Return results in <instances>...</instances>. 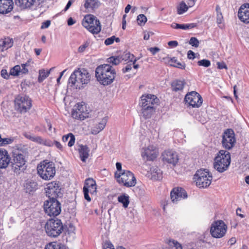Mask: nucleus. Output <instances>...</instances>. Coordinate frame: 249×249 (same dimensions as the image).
<instances>
[{"mask_svg": "<svg viewBox=\"0 0 249 249\" xmlns=\"http://www.w3.org/2000/svg\"><path fill=\"white\" fill-rule=\"evenodd\" d=\"M158 101V98L155 95L151 94L142 95L139 101V106L141 108V115L144 119H147L152 117L156 111V105Z\"/></svg>", "mask_w": 249, "mask_h": 249, "instance_id": "1", "label": "nucleus"}, {"mask_svg": "<svg viewBox=\"0 0 249 249\" xmlns=\"http://www.w3.org/2000/svg\"><path fill=\"white\" fill-rule=\"evenodd\" d=\"M95 75L97 81L100 84L108 86L114 81L116 71L110 65L104 64L96 68Z\"/></svg>", "mask_w": 249, "mask_h": 249, "instance_id": "2", "label": "nucleus"}, {"mask_svg": "<svg viewBox=\"0 0 249 249\" xmlns=\"http://www.w3.org/2000/svg\"><path fill=\"white\" fill-rule=\"evenodd\" d=\"M37 172L42 179L45 180H51L56 173L54 163L48 160H44L37 165Z\"/></svg>", "mask_w": 249, "mask_h": 249, "instance_id": "3", "label": "nucleus"}, {"mask_svg": "<svg viewBox=\"0 0 249 249\" xmlns=\"http://www.w3.org/2000/svg\"><path fill=\"white\" fill-rule=\"evenodd\" d=\"M231 163V155L229 152L225 150L219 151L214 160L213 166L220 173L227 170Z\"/></svg>", "mask_w": 249, "mask_h": 249, "instance_id": "4", "label": "nucleus"}, {"mask_svg": "<svg viewBox=\"0 0 249 249\" xmlns=\"http://www.w3.org/2000/svg\"><path fill=\"white\" fill-rule=\"evenodd\" d=\"M63 229L62 222L57 218L48 220L45 225L46 234L51 237H58L62 232Z\"/></svg>", "mask_w": 249, "mask_h": 249, "instance_id": "5", "label": "nucleus"}, {"mask_svg": "<svg viewBox=\"0 0 249 249\" xmlns=\"http://www.w3.org/2000/svg\"><path fill=\"white\" fill-rule=\"evenodd\" d=\"M90 78V74L87 70L84 68H78L71 74L69 80L73 85L76 84L86 85L89 82Z\"/></svg>", "mask_w": 249, "mask_h": 249, "instance_id": "6", "label": "nucleus"}, {"mask_svg": "<svg viewBox=\"0 0 249 249\" xmlns=\"http://www.w3.org/2000/svg\"><path fill=\"white\" fill-rule=\"evenodd\" d=\"M82 25L92 34H98L101 31V24L98 18L93 15L84 16L82 21Z\"/></svg>", "mask_w": 249, "mask_h": 249, "instance_id": "7", "label": "nucleus"}, {"mask_svg": "<svg viewBox=\"0 0 249 249\" xmlns=\"http://www.w3.org/2000/svg\"><path fill=\"white\" fill-rule=\"evenodd\" d=\"M114 178L120 185L126 187H133L136 184L134 174L128 170H124L123 172H115Z\"/></svg>", "mask_w": 249, "mask_h": 249, "instance_id": "8", "label": "nucleus"}, {"mask_svg": "<svg viewBox=\"0 0 249 249\" xmlns=\"http://www.w3.org/2000/svg\"><path fill=\"white\" fill-rule=\"evenodd\" d=\"M90 111L87 104L82 101L76 104L71 111V115L74 119L83 121L90 117Z\"/></svg>", "mask_w": 249, "mask_h": 249, "instance_id": "9", "label": "nucleus"}, {"mask_svg": "<svg viewBox=\"0 0 249 249\" xmlns=\"http://www.w3.org/2000/svg\"><path fill=\"white\" fill-rule=\"evenodd\" d=\"M196 185L199 188H206L212 182V176L206 169L197 170L194 175Z\"/></svg>", "mask_w": 249, "mask_h": 249, "instance_id": "10", "label": "nucleus"}, {"mask_svg": "<svg viewBox=\"0 0 249 249\" xmlns=\"http://www.w3.org/2000/svg\"><path fill=\"white\" fill-rule=\"evenodd\" d=\"M32 100L27 96L17 95L14 100L15 110L20 113L27 112L32 107Z\"/></svg>", "mask_w": 249, "mask_h": 249, "instance_id": "11", "label": "nucleus"}, {"mask_svg": "<svg viewBox=\"0 0 249 249\" xmlns=\"http://www.w3.org/2000/svg\"><path fill=\"white\" fill-rule=\"evenodd\" d=\"M227 229L228 227L225 223L222 220H218L211 225L210 232L213 237L221 238L225 235Z\"/></svg>", "mask_w": 249, "mask_h": 249, "instance_id": "12", "label": "nucleus"}, {"mask_svg": "<svg viewBox=\"0 0 249 249\" xmlns=\"http://www.w3.org/2000/svg\"><path fill=\"white\" fill-rule=\"evenodd\" d=\"M84 198L89 202L91 200L89 194L92 196L97 193V185L95 180L91 178H86L83 188Z\"/></svg>", "mask_w": 249, "mask_h": 249, "instance_id": "13", "label": "nucleus"}, {"mask_svg": "<svg viewBox=\"0 0 249 249\" xmlns=\"http://www.w3.org/2000/svg\"><path fill=\"white\" fill-rule=\"evenodd\" d=\"M45 213L50 216H56L61 211V204L57 199L49 198L44 203Z\"/></svg>", "mask_w": 249, "mask_h": 249, "instance_id": "14", "label": "nucleus"}, {"mask_svg": "<svg viewBox=\"0 0 249 249\" xmlns=\"http://www.w3.org/2000/svg\"><path fill=\"white\" fill-rule=\"evenodd\" d=\"M12 166L15 172H18L26 163L23 152L21 151H15L12 155Z\"/></svg>", "mask_w": 249, "mask_h": 249, "instance_id": "15", "label": "nucleus"}, {"mask_svg": "<svg viewBox=\"0 0 249 249\" xmlns=\"http://www.w3.org/2000/svg\"><path fill=\"white\" fill-rule=\"evenodd\" d=\"M184 100L187 105L194 108L199 107L203 103L201 95L194 91L188 93L185 95Z\"/></svg>", "mask_w": 249, "mask_h": 249, "instance_id": "16", "label": "nucleus"}, {"mask_svg": "<svg viewBox=\"0 0 249 249\" xmlns=\"http://www.w3.org/2000/svg\"><path fill=\"white\" fill-rule=\"evenodd\" d=\"M61 189L58 181L50 182L47 184L45 188L46 196L49 198L57 199L61 195Z\"/></svg>", "mask_w": 249, "mask_h": 249, "instance_id": "17", "label": "nucleus"}, {"mask_svg": "<svg viewBox=\"0 0 249 249\" xmlns=\"http://www.w3.org/2000/svg\"><path fill=\"white\" fill-rule=\"evenodd\" d=\"M236 142L234 133L231 129H228L223 134L222 144L224 148L230 150L234 145Z\"/></svg>", "mask_w": 249, "mask_h": 249, "instance_id": "18", "label": "nucleus"}, {"mask_svg": "<svg viewBox=\"0 0 249 249\" xmlns=\"http://www.w3.org/2000/svg\"><path fill=\"white\" fill-rule=\"evenodd\" d=\"M158 155V149L153 145H149L146 147L143 148L141 153L142 158L148 161H154L157 159Z\"/></svg>", "mask_w": 249, "mask_h": 249, "instance_id": "19", "label": "nucleus"}, {"mask_svg": "<svg viewBox=\"0 0 249 249\" xmlns=\"http://www.w3.org/2000/svg\"><path fill=\"white\" fill-rule=\"evenodd\" d=\"M170 197L172 202L177 203L178 201L187 197L186 191L181 187L174 188L170 192Z\"/></svg>", "mask_w": 249, "mask_h": 249, "instance_id": "20", "label": "nucleus"}, {"mask_svg": "<svg viewBox=\"0 0 249 249\" xmlns=\"http://www.w3.org/2000/svg\"><path fill=\"white\" fill-rule=\"evenodd\" d=\"M238 17L240 20L246 24L249 23V3H244L238 11Z\"/></svg>", "mask_w": 249, "mask_h": 249, "instance_id": "21", "label": "nucleus"}, {"mask_svg": "<svg viewBox=\"0 0 249 249\" xmlns=\"http://www.w3.org/2000/svg\"><path fill=\"white\" fill-rule=\"evenodd\" d=\"M162 157L164 161L173 165H175L178 160L177 153L171 150H165L162 154Z\"/></svg>", "mask_w": 249, "mask_h": 249, "instance_id": "22", "label": "nucleus"}, {"mask_svg": "<svg viewBox=\"0 0 249 249\" xmlns=\"http://www.w3.org/2000/svg\"><path fill=\"white\" fill-rule=\"evenodd\" d=\"M24 136L30 140V141L37 143L39 144H42L45 146L51 147L53 146V143L50 140H47L46 139H43L40 136H32L29 133H25L23 134Z\"/></svg>", "mask_w": 249, "mask_h": 249, "instance_id": "23", "label": "nucleus"}, {"mask_svg": "<svg viewBox=\"0 0 249 249\" xmlns=\"http://www.w3.org/2000/svg\"><path fill=\"white\" fill-rule=\"evenodd\" d=\"M11 160L8 151L3 148H0V169H6Z\"/></svg>", "mask_w": 249, "mask_h": 249, "instance_id": "24", "label": "nucleus"}, {"mask_svg": "<svg viewBox=\"0 0 249 249\" xmlns=\"http://www.w3.org/2000/svg\"><path fill=\"white\" fill-rule=\"evenodd\" d=\"M14 7L13 0H0V14L5 15L11 12Z\"/></svg>", "mask_w": 249, "mask_h": 249, "instance_id": "25", "label": "nucleus"}, {"mask_svg": "<svg viewBox=\"0 0 249 249\" xmlns=\"http://www.w3.org/2000/svg\"><path fill=\"white\" fill-rule=\"evenodd\" d=\"M14 44L13 38L10 37H4L0 39V52H3L12 47Z\"/></svg>", "mask_w": 249, "mask_h": 249, "instance_id": "26", "label": "nucleus"}, {"mask_svg": "<svg viewBox=\"0 0 249 249\" xmlns=\"http://www.w3.org/2000/svg\"><path fill=\"white\" fill-rule=\"evenodd\" d=\"M99 5L98 0H85L84 7L87 12H93Z\"/></svg>", "mask_w": 249, "mask_h": 249, "instance_id": "27", "label": "nucleus"}, {"mask_svg": "<svg viewBox=\"0 0 249 249\" xmlns=\"http://www.w3.org/2000/svg\"><path fill=\"white\" fill-rule=\"evenodd\" d=\"M78 151L81 160L85 162L89 156V150L87 145L82 144L79 145Z\"/></svg>", "mask_w": 249, "mask_h": 249, "instance_id": "28", "label": "nucleus"}, {"mask_svg": "<svg viewBox=\"0 0 249 249\" xmlns=\"http://www.w3.org/2000/svg\"><path fill=\"white\" fill-rule=\"evenodd\" d=\"M37 0H15L16 3L23 9L30 8L36 2Z\"/></svg>", "mask_w": 249, "mask_h": 249, "instance_id": "29", "label": "nucleus"}, {"mask_svg": "<svg viewBox=\"0 0 249 249\" xmlns=\"http://www.w3.org/2000/svg\"><path fill=\"white\" fill-rule=\"evenodd\" d=\"M186 84L185 81L183 80H176L172 82L171 88L172 90L175 92L181 91L183 90Z\"/></svg>", "mask_w": 249, "mask_h": 249, "instance_id": "30", "label": "nucleus"}, {"mask_svg": "<svg viewBox=\"0 0 249 249\" xmlns=\"http://www.w3.org/2000/svg\"><path fill=\"white\" fill-rule=\"evenodd\" d=\"M167 62L168 64L171 66L178 68L182 70H184L185 68V63L178 62L177 58L175 57L168 58Z\"/></svg>", "mask_w": 249, "mask_h": 249, "instance_id": "31", "label": "nucleus"}, {"mask_svg": "<svg viewBox=\"0 0 249 249\" xmlns=\"http://www.w3.org/2000/svg\"><path fill=\"white\" fill-rule=\"evenodd\" d=\"M118 201L119 202L123 204V206L124 208L128 207L130 201L129 196L126 194H123L118 197Z\"/></svg>", "mask_w": 249, "mask_h": 249, "instance_id": "32", "label": "nucleus"}, {"mask_svg": "<svg viewBox=\"0 0 249 249\" xmlns=\"http://www.w3.org/2000/svg\"><path fill=\"white\" fill-rule=\"evenodd\" d=\"M106 120L103 119L102 121L94 126L91 130L92 134H97L101 131L105 127Z\"/></svg>", "mask_w": 249, "mask_h": 249, "instance_id": "33", "label": "nucleus"}, {"mask_svg": "<svg viewBox=\"0 0 249 249\" xmlns=\"http://www.w3.org/2000/svg\"><path fill=\"white\" fill-rule=\"evenodd\" d=\"M69 138H70V140L68 143V145L69 147H72L74 144L75 141V136L72 133H70L67 135H64L62 137V140L63 142H66L68 141Z\"/></svg>", "mask_w": 249, "mask_h": 249, "instance_id": "34", "label": "nucleus"}, {"mask_svg": "<svg viewBox=\"0 0 249 249\" xmlns=\"http://www.w3.org/2000/svg\"><path fill=\"white\" fill-rule=\"evenodd\" d=\"M45 249H66L65 247L56 242H51L47 244Z\"/></svg>", "mask_w": 249, "mask_h": 249, "instance_id": "35", "label": "nucleus"}, {"mask_svg": "<svg viewBox=\"0 0 249 249\" xmlns=\"http://www.w3.org/2000/svg\"><path fill=\"white\" fill-rule=\"evenodd\" d=\"M37 184L35 182H28L25 185V189L26 193H31L36 189Z\"/></svg>", "mask_w": 249, "mask_h": 249, "instance_id": "36", "label": "nucleus"}, {"mask_svg": "<svg viewBox=\"0 0 249 249\" xmlns=\"http://www.w3.org/2000/svg\"><path fill=\"white\" fill-rule=\"evenodd\" d=\"M50 70L45 71L44 69H42L39 71V76L38 77V81L39 82H42L46 78H47L50 73Z\"/></svg>", "mask_w": 249, "mask_h": 249, "instance_id": "37", "label": "nucleus"}, {"mask_svg": "<svg viewBox=\"0 0 249 249\" xmlns=\"http://www.w3.org/2000/svg\"><path fill=\"white\" fill-rule=\"evenodd\" d=\"M177 8L178 14L181 15L187 11L188 7L184 1H182L177 6Z\"/></svg>", "mask_w": 249, "mask_h": 249, "instance_id": "38", "label": "nucleus"}, {"mask_svg": "<svg viewBox=\"0 0 249 249\" xmlns=\"http://www.w3.org/2000/svg\"><path fill=\"white\" fill-rule=\"evenodd\" d=\"M21 71V67L17 65L11 68L10 70V74L12 76H17L19 75Z\"/></svg>", "mask_w": 249, "mask_h": 249, "instance_id": "39", "label": "nucleus"}, {"mask_svg": "<svg viewBox=\"0 0 249 249\" xmlns=\"http://www.w3.org/2000/svg\"><path fill=\"white\" fill-rule=\"evenodd\" d=\"M167 243L171 248H175V249H182L181 245L175 240H169Z\"/></svg>", "mask_w": 249, "mask_h": 249, "instance_id": "40", "label": "nucleus"}, {"mask_svg": "<svg viewBox=\"0 0 249 249\" xmlns=\"http://www.w3.org/2000/svg\"><path fill=\"white\" fill-rule=\"evenodd\" d=\"M216 11L217 13L216 22L218 24H221L223 20V17L220 7L218 5L216 6Z\"/></svg>", "mask_w": 249, "mask_h": 249, "instance_id": "41", "label": "nucleus"}, {"mask_svg": "<svg viewBox=\"0 0 249 249\" xmlns=\"http://www.w3.org/2000/svg\"><path fill=\"white\" fill-rule=\"evenodd\" d=\"M14 141L13 138H2L0 134V146L12 143Z\"/></svg>", "mask_w": 249, "mask_h": 249, "instance_id": "42", "label": "nucleus"}, {"mask_svg": "<svg viewBox=\"0 0 249 249\" xmlns=\"http://www.w3.org/2000/svg\"><path fill=\"white\" fill-rule=\"evenodd\" d=\"M123 59H124L125 61L128 60V62H133L135 63L137 60L135 57V56L130 53H127L124 54Z\"/></svg>", "mask_w": 249, "mask_h": 249, "instance_id": "43", "label": "nucleus"}, {"mask_svg": "<svg viewBox=\"0 0 249 249\" xmlns=\"http://www.w3.org/2000/svg\"><path fill=\"white\" fill-rule=\"evenodd\" d=\"M107 61L108 63L115 65H118L121 62L120 59L118 56L110 57L107 59Z\"/></svg>", "mask_w": 249, "mask_h": 249, "instance_id": "44", "label": "nucleus"}, {"mask_svg": "<svg viewBox=\"0 0 249 249\" xmlns=\"http://www.w3.org/2000/svg\"><path fill=\"white\" fill-rule=\"evenodd\" d=\"M137 22L139 25H143L147 21V18L143 14H140L137 17Z\"/></svg>", "mask_w": 249, "mask_h": 249, "instance_id": "45", "label": "nucleus"}, {"mask_svg": "<svg viewBox=\"0 0 249 249\" xmlns=\"http://www.w3.org/2000/svg\"><path fill=\"white\" fill-rule=\"evenodd\" d=\"M196 26V24L195 23H192L189 24H180V29L182 30H188L192 29Z\"/></svg>", "mask_w": 249, "mask_h": 249, "instance_id": "46", "label": "nucleus"}, {"mask_svg": "<svg viewBox=\"0 0 249 249\" xmlns=\"http://www.w3.org/2000/svg\"><path fill=\"white\" fill-rule=\"evenodd\" d=\"M197 64L199 66L208 67L211 65V62L207 59H202L198 61Z\"/></svg>", "mask_w": 249, "mask_h": 249, "instance_id": "47", "label": "nucleus"}, {"mask_svg": "<svg viewBox=\"0 0 249 249\" xmlns=\"http://www.w3.org/2000/svg\"><path fill=\"white\" fill-rule=\"evenodd\" d=\"M189 44L192 46L196 48L198 47L199 42L198 40L196 37H192L190 39Z\"/></svg>", "mask_w": 249, "mask_h": 249, "instance_id": "48", "label": "nucleus"}, {"mask_svg": "<svg viewBox=\"0 0 249 249\" xmlns=\"http://www.w3.org/2000/svg\"><path fill=\"white\" fill-rule=\"evenodd\" d=\"M89 43L88 41L84 42V43L81 46H80L78 49V52L79 53H83L84 52L86 48H87L89 46Z\"/></svg>", "mask_w": 249, "mask_h": 249, "instance_id": "49", "label": "nucleus"}, {"mask_svg": "<svg viewBox=\"0 0 249 249\" xmlns=\"http://www.w3.org/2000/svg\"><path fill=\"white\" fill-rule=\"evenodd\" d=\"M29 66V61H28L26 63L22 64L21 66L22 67V69H21L20 72L23 74H26L28 72V70L27 68V67Z\"/></svg>", "mask_w": 249, "mask_h": 249, "instance_id": "50", "label": "nucleus"}, {"mask_svg": "<svg viewBox=\"0 0 249 249\" xmlns=\"http://www.w3.org/2000/svg\"><path fill=\"white\" fill-rule=\"evenodd\" d=\"M102 249H115L113 244L109 241L105 242L103 245Z\"/></svg>", "mask_w": 249, "mask_h": 249, "instance_id": "51", "label": "nucleus"}, {"mask_svg": "<svg viewBox=\"0 0 249 249\" xmlns=\"http://www.w3.org/2000/svg\"><path fill=\"white\" fill-rule=\"evenodd\" d=\"M0 74L2 78L5 79H8L9 78L10 72L8 73L7 71L5 69H2L0 71Z\"/></svg>", "mask_w": 249, "mask_h": 249, "instance_id": "52", "label": "nucleus"}, {"mask_svg": "<svg viewBox=\"0 0 249 249\" xmlns=\"http://www.w3.org/2000/svg\"><path fill=\"white\" fill-rule=\"evenodd\" d=\"M115 36H112L110 37L107 38L105 41V44L106 45H109L112 44L115 40Z\"/></svg>", "mask_w": 249, "mask_h": 249, "instance_id": "53", "label": "nucleus"}, {"mask_svg": "<svg viewBox=\"0 0 249 249\" xmlns=\"http://www.w3.org/2000/svg\"><path fill=\"white\" fill-rule=\"evenodd\" d=\"M52 143H53V145H54L59 150L61 151H63V147L59 142L54 141L53 142H52Z\"/></svg>", "mask_w": 249, "mask_h": 249, "instance_id": "54", "label": "nucleus"}, {"mask_svg": "<svg viewBox=\"0 0 249 249\" xmlns=\"http://www.w3.org/2000/svg\"><path fill=\"white\" fill-rule=\"evenodd\" d=\"M217 66L218 69H219L220 70H222L223 69H226V70L228 69V67H227L226 64L224 62H217Z\"/></svg>", "mask_w": 249, "mask_h": 249, "instance_id": "55", "label": "nucleus"}, {"mask_svg": "<svg viewBox=\"0 0 249 249\" xmlns=\"http://www.w3.org/2000/svg\"><path fill=\"white\" fill-rule=\"evenodd\" d=\"M150 53L153 54L155 55L156 53H158L160 49L157 47H151L148 49Z\"/></svg>", "mask_w": 249, "mask_h": 249, "instance_id": "56", "label": "nucleus"}, {"mask_svg": "<svg viewBox=\"0 0 249 249\" xmlns=\"http://www.w3.org/2000/svg\"><path fill=\"white\" fill-rule=\"evenodd\" d=\"M132 68V64L130 63L129 64H127L124 68L122 69V71L123 73H125L130 71Z\"/></svg>", "mask_w": 249, "mask_h": 249, "instance_id": "57", "label": "nucleus"}, {"mask_svg": "<svg viewBox=\"0 0 249 249\" xmlns=\"http://www.w3.org/2000/svg\"><path fill=\"white\" fill-rule=\"evenodd\" d=\"M51 24V21L50 20H46L43 22H42V25L41 26V29H46L49 27Z\"/></svg>", "mask_w": 249, "mask_h": 249, "instance_id": "58", "label": "nucleus"}, {"mask_svg": "<svg viewBox=\"0 0 249 249\" xmlns=\"http://www.w3.org/2000/svg\"><path fill=\"white\" fill-rule=\"evenodd\" d=\"M187 57L190 59H194L195 58V53L191 50H189L187 53Z\"/></svg>", "mask_w": 249, "mask_h": 249, "instance_id": "59", "label": "nucleus"}, {"mask_svg": "<svg viewBox=\"0 0 249 249\" xmlns=\"http://www.w3.org/2000/svg\"><path fill=\"white\" fill-rule=\"evenodd\" d=\"M168 45L171 47H176L178 45V42L177 41H170L168 42Z\"/></svg>", "mask_w": 249, "mask_h": 249, "instance_id": "60", "label": "nucleus"}, {"mask_svg": "<svg viewBox=\"0 0 249 249\" xmlns=\"http://www.w3.org/2000/svg\"><path fill=\"white\" fill-rule=\"evenodd\" d=\"M116 168L118 172H123V171L122 170V164L120 162H117L116 164Z\"/></svg>", "mask_w": 249, "mask_h": 249, "instance_id": "61", "label": "nucleus"}, {"mask_svg": "<svg viewBox=\"0 0 249 249\" xmlns=\"http://www.w3.org/2000/svg\"><path fill=\"white\" fill-rule=\"evenodd\" d=\"M236 242V240L235 237H231L228 241V243L231 246L235 244Z\"/></svg>", "mask_w": 249, "mask_h": 249, "instance_id": "62", "label": "nucleus"}, {"mask_svg": "<svg viewBox=\"0 0 249 249\" xmlns=\"http://www.w3.org/2000/svg\"><path fill=\"white\" fill-rule=\"evenodd\" d=\"M68 25L69 26H71L73 24H74L75 23V21L73 19V18H70L68 19Z\"/></svg>", "mask_w": 249, "mask_h": 249, "instance_id": "63", "label": "nucleus"}, {"mask_svg": "<svg viewBox=\"0 0 249 249\" xmlns=\"http://www.w3.org/2000/svg\"><path fill=\"white\" fill-rule=\"evenodd\" d=\"M73 2L72 0H69L68 2L67 3L65 8H64V11H66L71 6L72 3Z\"/></svg>", "mask_w": 249, "mask_h": 249, "instance_id": "64", "label": "nucleus"}]
</instances>
